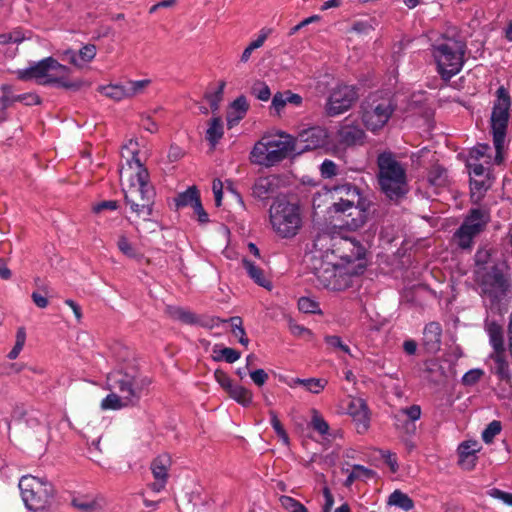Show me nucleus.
<instances>
[{
    "instance_id": "nucleus-59",
    "label": "nucleus",
    "mask_w": 512,
    "mask_h": 512,
    "mask_svg": "<svg viewBox=\"0 0 512 512\" xmlns=\"http://www.w3.org/2000/svg\"><path fill=\"white\" fill-rule=\"evenodd\" d=\"M373 22L372 20L370 21H355L352 25V31L358 33V34H363V35H368L371 31L374 30V25H373Z\"/></svg>"
},
{
    "instance_id": "nucleus-3",
    "label": "nucleus",
    "mask_w": 512,
    "mask_h": 512,
    "mask_svg": "<svg viewBox=\"0 0 512 512\" xmlns=\"http://www.w3.org/2000/svg\"><path fill=\"white\" fill-rule=\"evenodd\" d=\"M69 67L59 63L53 57L33 62L25 69L15 71L16 77L22 81L35 80L40 85H56L58 87L78 90L83 85L81 80L71 81Z\"/></svg>"
},
{
    "instance_id": "nucleus-40",
    "label": "nucleus",
    "mask_w": 512,
    "mask_h": 512,
    "mask_svg": "<svg viewBox=\"0 0 512 512\" xmlns=\"http://www.w3.org/2000/svg\"><path fill=\"white\" fill-rule=\"evenodd\" d=\"M353 189H359L358 187L351 185V184H344L335 187L332 190L333 193V202L332 203H342L346 200H351L353 196L350 195L351 190Z\"/></svg>"
},
{
    "instance_id": "nucleus-23",
    "label": "nucleus",
    "mask_w": 512,
    "mask_h": 512,
    "mask_svg": "<svg viewBox=\"0 0 512 512\" xmlns=\"http://www.w3.org/2000/svg\"><path fill=\"white\" fill-rule=\"evenodd\" d=\"M442 327L438 322L428 323L423 330L422 343L430 353H436L441 348Z\"/></svg>"
},
{
    "instance_id": "nucleus-57",
    "label": "nucleus",
    "mask_w": 512,
    "mask_h": 512,
    "mask_svg": "<svg viewBox=\"0 0 512 512\" xmlns=\"http://www.w3.org/2000/svg\"><path fill=\"white\" fill-rule=\"evenodd\" d=\"M487 494L494 499L501 500L506 505L512 506V493L492 488L487 491Z\"/></svg>"
},
{
    "instance_id": "nucleus-43",
    "label": "nucleus",
    "mask_w": 512,
    "mask_h": 512,
    "mask_svg": "<svg viewBox=\"0 0 512 512\" xmlns=\"http://www.w3.org/2000/svg\"><path fill=\"white\" fill-rule=\"evenodd\" d=\"M279 501L281 506L288 512H308L302 503L290 496H281Z\"/></svg>"
},
{
    "instance_id": "nucleus-7",
    "label": "nucleus",
    "mask_w": 512,
    "mask_h": 512,
    "mask_svg": "<svg viewBox=\"0 0 512 512\" xmlns=\"http://www.w3.org/2000/svg\"><path fill=\"white\" fill-rule=\"evenodd\" d=\"M465 50V43L455 38L444 37L433 45L432 55L442 79L450 80L461 71Z\"/></svg>"
},
{
    "instance_id": "nucleus-46",
    "label": "nucleus",
    "mask_w": 512,
    "mask_h": 512,
    "mask_svg": "<svg viewBox=\"0 0 512 512\" xmlns=\"http://www.w3.org/2000/svg\"><path fill=\"white\" fill-rule=\"evenodd\" d=\"M214 353H218L214 357V360H216V361L225 360L227 363H234L241 356L240 352H238L237 350H235L233 348H229V347H224V348L220 349L219 351H217L215 349Z\"/></svg>"
},
{
    "instance_id": "nucleus-28",
    "label": "nucleus",
    "mask_w": 512,
    "mask_h": 512,
    "mask_svg": "<svg viewBox=\"0 0 512 512\" xmlns=\"http://www.w3.org/2000/svg\"><path fill=\"white\" fill-rule=\"evenodd\" d=\"M428 182L435 188H443L449 185L448 171L441 165L435 164L431 167L427 176Z\"/></svg>"
},
{
    "instance_id": "nucleus-24",
    "label": "nucleus",
    "mask_w": 512,
    "mask_h": 512,
    "mask_svg": "<svg viewBox=\"0 0 512 512\" xmlns=\"http://www.w3.org/2000/svg\"><path fill=\"white\" fill-rule=\"evenodd\" d=\"M279 187V179L275 175L259 177L253 184L252 195L260 200L268 199Z\"/></svg>"
},
{
    "instance_id": "nucleus-30",
    "label": "nucleus",
    "mask_w": 512,
    "mask_h": 512,
    "mask_svg": "<svg viewBox=\"0 0 512 512\" xmlns=\"http://www.w3.org/2000/svg\"><path fill=\"white\" fill-rule=\"evenodd\" d=\"M295 385H302L306 388L307 391L313 394H319L326 387L327 381L321 378H295L292 379V381L289 383V386L294 387Z\"/></svg>"
},
{
    "instance_id": "nucleus-9",
    "label": "nucleus",
    "mask_w": 512,
    "mask_h": 512,
    "mask_svg": "<svg viewBox=\"0 0 512 512\" xmlns=\"http://www.w3.org/2000/svg\"><path fill=\"white\" fill-rule=\"evenodd\" d=\"M396 109L392 98L382 93H372L361 104V119L363 125L370 131L382 129Z\"/></svg>"
},
{
    "instance_id": "nucleus-2",
    "label": "nucleus",
    "mask_w": 512,
    "mask_h": 512,
    "mask_svg": "<svg viewBox=\"0 0 512 512\" xmlns=\"http://www.w3.org/2000/svg\"><path fill=\"white\" fill-rule=\"evenodd\" d=\"M108 394L101 401L103 410H119L136 405L148 388L150 380L137 369L115 370L107 376Z\"/></svg>"
},
{
    "instance_id": "nucleus-22",
    "label": "nucleus",
    "mask_w": 512,
    "mask_h": 512,
    "mask_svg": "<svg viewBox=\"0 0 512 512\" xmlns=\"http://www.w3.org/2000/svg\"><path fill=\"white\" fill-rule=\"evenodd\" d=\"M481 450V445L475 440H468L462 442L457 449L458 464L467 471L474 469L478 460V452Z\"/></svg>"
},
{
    "instance_id": "nucleus-16",
    "label": "nucleus",
    "mask_w": 512,
    "mask_h": 512,
    "mask_svg": "<svg viewBox=\"0 0 512 512\" xmlns=\"http://www.w3.org/2000/svg\"><path fill=\"white\" fill-rule=\"evenodd\" d=\"M489 221L490 211L488 209H471L462 225L454 234L456 244L462 249H470L474 238L485 229Z\"/></svg>"
},
{
    "instance_id": "nucleus-52",
    "label": "nucleus",
    "mask_w": 512,
    "mask_h": 512,
    "mask_svg": "<svg viewBox=\"0 0 512 512\" xmlns=\"http://www.w3.org/2000/svg\"><path fill=\"white\" fill-rule=\"evenodd\" d=\"M311 425L313 429L319 432L321 435L328 433L329 425L317 411H313Z\"/></svg>"
},
{
    "instance_id": "nucleus-44",
    "label": "nucleus",
    "mask_w": 512,
    "mask_h": 512,
    "mask_svg": "<svg viewBox=\"0 0 512 512\" xmlns=\"http://www.w3.org/2000/svg\"><path fill=\"white\" fill-rule=\"evenodd\" d=\"M502 430V425L500 421L493 420L490 422L487 427L482 432V440L486 444H490L493 442L495 436H497Z\"/></svg>"
},
{
    "instance_id": "nucleus-1",
    "label": "nucleus",
    "mask_w": 512,
    "mask_h": 512,
    "mask_svg": "<svg viewBox=\"0 0 512 512\" xmlns=\"http://www.w3.org/2000/svg\"><path fill=\"white\" fill-rule=\"evenodd\" d=\"M132 145L133 142L130 141L129 146L123 148V157H125V151L131 157H127L126 166L120 169V180L125 201L130 206V210L138 218L148 220L152 214L155 192L149 183L148 171L141 163L138 152L130 147Z\"/></svg>"
},
{
    "instance_id": "nucleus-20",
    "label": "nucleus",
    "mask_w": 512,
    "mask_h": 512,
    "mask_svg": "<svg viewBox=\"0 0 512 512\" xmlns=\"http://www.w3.org/2000/svg\"><path fill=\"white\" fill-rule=\"evenodd\" d=\"M294 142L295 151L313 150L327 143V132L321 127H311L301 131L297 138H294Z\"/></svg>"
},
{
    "instance_id": "nucleus-56",
    "label": "nucleus",
    "mask_w": 512,
    "mask_h": 512,
    "mask_svg": "<svg viewBox=\"0 0 512 512\" xmlns=\"http://www.w3.org/2000/svg\"><path fill=\"white\" fill-rule=\"evenodd\" d=\"M72 505L74 508L82 511V512H90L96 508V503L93 500H88L82 497H77L72 500Z\"/></svg>"
},
{
    "instance_id": "nucleus-41",
    "label": "nucleus",
    "mask_w": 512,
    "mask_h": 512,
    "mask_svg": "<svg viewBox=\"0 0 512 512\" xmlns=\"http://www.w3.org/2000/svg\"><path fill=\"white\" fill-rule=\"evenodd\" d=\"M15 344L12 348V350L8 353L7 357L10 359V360H14L16 359L20 352L22 351L24 345H25V342H26V331L23 327H20L18 328L17 332H16V337H15Z\"/></svg>"
},
{
    "instance_id": "nucleus-53",
    "label": "nucleus",
    "mask_w": 512,
    "mask_h": 512,
    "mask_svg": "<svg viewBox=\"0 0 512 512\" xmlns=\"http://www.w3.org/2000/svg\"><path fill=\"white\" fill-rule=\"evenodd\" d=\"M332 190L327 188H322L321 191L317 192L313 196V206L320 208L323 204L328 202L329 200H333Z\"/></svg>"
},
{
    "instance_id": "nucleus-60",
    "label": "nucleus",
    "mask_w": 512,
    "mask_h": 512,
    "mask_svg": "<svg viewBox=\"0 0 512 512\" xmlns=\"http://www.w3.org/2000/svg\"><path fill=\"white\" fill-rule=\"evenodd\" d=\"M395 426L399 431L408 436L415 435L417 429L415 422L407 421L405 419H402V422L395 421Z\"/></svg>"
},
{
    "instance_id": "nucleus-61",
    "label": "nucleus",
    "mask_w": 512,
    "mask_h": 512,
    "mask_svg": "<svg viewBox=\"0 0 512 512\" xmlns=\"http://www.w3.org/2000/svg\"><path fill=\"white\" fill-rule=\"evenodd\" d=\"M15 102H23L25 105H37L40 104V97L34 93H25L13 96Z\"/></svg>"
},
{
    "instance_id": "nucleus-63",
    "label": "nucleus",
    "mask_w": 512,
    "mask_h": 512,
    "mask_svg": "<svg viewBox=\"0 0 512 512\" xmlns=\"http://www.w3.org/2000/svg\"><path fill=\"white\" fill-rule=\"evenodd\" d=\"M483 372L480 369H472L466 372L462 378L464 385H473L480 380Z\"/></svg>"
},
{
    "instance_id": "nucleus-17",
    "label": "nucleus",
    "mask_w": 512,
    "mask_h": 512,
    "mask_svg": "<svg viewBox=\"0 0 512 512\" xmlns=\"http://www.w3.org/2000/svg\"><path fill=\"white\" fill-rule=\"evenodd\" d=\"M358 99L354 86L340 85L332 90L325 105L329 116H337L349 110Z\"/></svg>"
},
{
    "instance_id": "nucleus-32",
    "label": "nucleus",
    "mask_w": 512,
    "mask_h": 512,
    "mask_svg": "<svg viewBox=\"0 0 512 512\" xmlns=\"http://www.w3.org/2000/svg\"><path fill=\"white\" fill-rule=\"evenodd\" d=\"M387 504L390 506L399 507L406 512L414 508L413 500L400 490H395L390 494Z\"/></svg>"
},
{
    "instance_id": "nucleus-45",
    "label": "nucleus",
    "mask_w": 512,
    "mask_h": 512,
    "mask_svg": "<svg viewBox=\"0 0 512 512\" xmlns=\"http://www.w3.org/2000/svg\"><path fill=\"white\" fill-rule=\"evenodd\" d=\"M269 415H270V423L274 429V431L276 432V434L278 435V437L281 439V441L285 444V445H289V437H288V434L286 433L285 429L283 428L280 420L278 419V416L276 414L275 411L273 410H270L269 411Z\"/></svg>"
},
{
    "instance_id": "nucleus-6",
    "label": "nucleus",
    "mask_w": 512,
    "mask_h": 512,
    "mask_svg": "<svg viewBox=\"0 0 512 512\" xmlns=\"http://www.w3.org/2000/svg\"><path fill=\"white\" fill-rule=\"evenodd\" d=\"M378 180L381 191L387 198L398 201L408 192L406 171L404 167L389 153L384 152L377 159Z\"/></svg>"
},
{
    "instance_id": "nucleus-26",
    "label": "nucleus",
    "mask_w": 512,
    "mask_h": 512,
    "mask_svg": "<svg viewBox=\"0 0 512 512\" xmlns=\"http://www.w3.org/2000/svg\"><path fill=\"white\" fill-rule=\"evenodd\" d=\"M339 141L347 146L363 142L365 132L358 125L344 124L338 131Z\"/></svg>"
},
{
    "instance_id": "nucleus-10",
    "label": "nucleus",
    "mask_w": 512,
    "mask_h": 512,
    "mask_svg": "<svg viewBox=\"0 0 512 512\" xmlns=\"http://www.w3.org/2000/svg\"><path fill=\"white\" fill-rule=\"evenodd\" d=\"M18 486L27 509L38 511L51 505L55 491L46 479L25 475L20 479Z\"/></svg>"
},
{
    "instance_id": "nucleus-29",
    "label": "nucleus",
    "mask_w": 512,
    "mask_h": 512,
    "mask_svg": "<svg viewBox=\"0 0 512 512\" xmlns=\"http://www.w3.org/2000/svg\"><path fill=\"white\" fill-rule=\"evenodd\" d=\"M224 135V125L220 117H214L209 121L206 131V139L212 147H215Z\"/></svg>"
},
{
    "instance_id": "nucleus-5",
    "label": "nucleus",
    "mask_w": 512,
    "mask_h": 512,
    "mask_svg": "<svg viewBox=\"0 0 512 512\" xmlns=\"http://www.w3.org/2000/svg\"><path fill=\"white\" fill-rule=\"evenodd\" d=\"M351 200L342 203H332L329 212L348 230H358L367 222L372 213V201L363 196L360 189L350 192Z\"/></svg>"
},
{
    "instance_id": "nucleus-19",
    "label": "nucleus",
    "mask_w": 512,
    "mask_h": 512,
    "mask_svg": "<svg viewBox=\"0 0 512 512\" xmlns=\"http://www.w3.org/2000/svg\"><path fill=\"white\" fill-rule=\"evenodd\" d=\"M170 466L171 458L167 454H161L151 462L150 469L155 481L148 484V488L152 492L159 493L165 489L169 477Z\"/></svg>"
},
{
    "instance_id": "nucleus-36",
    "label": "nucleus",
    "mask_w": 512,
    "mask_h": 512,
    "mask_svg": "<svg viewBox=\"0 0 512 512\" xmlns=\"http://www.w3.org/2000/svg\"><path fill=\"white\" fill-rule=\"evenodd\" d=\"M490 184L484 180H476L471 179L470 181V190H471V200L473 203L478 204L482 201L485 196L486 191L488 190Z\"/></svg>"
},
{
    "instance_id": "nucleus-27",
    "label": "nucleus",
    "mask_w": 512,
    "mask_h": 512,
    "mask_svg": "<svg viewBox=\"0 0 512 512\" xmlns=\"http://www.w3.org/2000/svg\"><path fill=\"white\" fill-rule=\"evenodd\" d=\"M248 107V102L244 96H239L231 103L227 113V125L229 128H232L245 117Z\"/></svg>"
},
{
    "instance_id": "nucleus-48",
    "label": "nucleus",
    "mask_w": 512,
    "mask_h": 512,
    "mask_svg": "<svg viewBox=\"0 0 512 512\" xmlns=\"http://www.w3.org/2000/svg\"><path fill=\"white\" fill-rule=\"evenodd\" d=\"M251 93L261 101H268L271 97L269 86L263 81H256L251 88Z\"/></svg>"
},
{
    "instance_id": "nucleus-58",
    "label": "nucleus",
    "mask_w": 512,
    "mask_h": 512,
    "mask_svg": "<svg viewBox=\"0 0 512 512\" xmlns=\"http://www.w3.org/2000/svg\"><path fill=\"white\" fill-rule=\"evenodd\" d=\"M214 377L217 383L228 392L234 385L228 374L220 369L214 372Z\"/></svg>"
},
{
    "instance_id": "nucleus-4",
    "label": "nucleus",
    "mask_w": 512,
    "mask_h": 512,
    "mask_svg": "<svg viewBox=\"0 0 512 512\" xmlns=\"http://www.w3.org/2000/svg\"><path fill=\"white\" fill-rule=\"evenodd\" d=\"M295 151L294 138L284 132L264 135L250 152L251 163L272 167Z\"/></svg>"
},
{
    "instance_id": "nucleus-25",
    "label": "nucleus",
    "mask_w": 512,
    "mask_h": 512,
    "mask_svg": "<svg viewBox=\"0 0 512 512\" xmlns=\"http://www.w3.org/2000/svg\"><path fill=\"white\" fill-rule=\"evenodd\" d=\"M302 101L303 99L299 94L293 93L290 90L277 92L272 98L271 109H273L277 115H281L287 104L300 106Z\"/></svg>"
},
{
    "instance_id": "nucleus-54",
    "label": "nucleus",
    "mask_w": 512,
    "mask_h": 512,
    "mask_svg": "<svg viewBox=\"0 0 512 512\" xmlns=\"http://www.w3.org/2000/svg\"><path fill=\"white\" fill-rule=\"evenodd\" d=\"M325 342L332 349H339L346 354H351L350 348L342 342L339 336L328 335L325 337Z\"/></svg>"
},
{
    "instance_id": "nucleus-15",
    "label": "nucleus",
    "mask_w": 512,
    "mask_h": 512,
    "mask_svg": "<svg viewBox=\"0 0 512 512\" xmlns=\"http://www.w3.org/2000/svg\"><path fill=\"white\" fill-rule=\"evenodd\" d=\"M509 268L494 265L480 279L481 291L492 301H501L512 291V279Z\"/></svg>"
},
{
    "instance_id": "nucleus-33",
    "label": "nucleus",
    "mask_w": 512,
    "mask_h": 512,
    "mask_svg": "<svg viewBox=\"0 0 512 512\" xmlns=\"http://www.w3.org/2000/svg\"><path fill=\"white\" fill-rule=\"evenodd\" d=\"M98 91L113 101L127 99L125 85L122 84L101 85L98 87Z\"/></svg>"
},
{
    "instance_id": "nucleus-51",
    "label": "nucleus",
    "mask_w": 512,
    "mask_h": 512,
    "mask_svg": "<svg viewBox=\"0 0 512 512\" xmlns=\"http://www.w3.org/2000/svg\"><path fill=\"white\" fill-rule=\"evenodd\" d=\"M298 308L304 313H320L319 303L308 297H301L298 300Z\"/></svg>"
},
{
    "instance_id": "nucleus-13",
    "label": "nucleus",
    "mask_w": 512,
    "mask_h": 512,
    "mask_svg": "<svg viewBox=\"0 0 512 512\" xmlns=\"http://www.w3.org/2000/svg\"><path fill=\"white\" fill-rule=\"evenodd\" d=\"M484 329L489 337V344L492 347L490 359L492 360V372L502 381L509 382L511 379L509 362L506 355L503 328L494 320L486 319Z\"/></svg>"
},
{
    "instance_id": "nucleus-12",
    "label": "nucleus",
    "mask_w": 512,
    "mask_h": 512,
    "mask_svg": "<svg viewBox=\"0 0 512 512\" xmlns=\"http://www.w3.org/2000/svg\"><path fill=\"white\" fill-rule=\"evenodd\" d=\"M317 279V284L331 291H343L352 284V276L349 268L338 261L326 260L317 264L308 265Z\"/></svg>"
},
{
    "instance_id": "nucleus-47",
    "label": "nucleus",
    "mask_w": 512,
    "mask_h": 512,
    "mask_svg": "<svg viewBox=\"0 0 512 512\" xmlns=\"http://www.w3.org/2000/svg\"><path fill=\"white\" fill-rule=\"evenodd\" d=\"M229 321L231 322L232 332H233L234 336L238 337L239 342L242 345L248 346L249 339L246 337L245 330H244V328L242 326L241 318H239V317H232V318H230Z\"/></svg>"
},
{
    "instance_id": "nucleus-8",
    "label": "nucleus",
    "mask_w": 512,
    "mask_h": 512,
    "mask_svg": "<svg viewBox=\"0 0 512 512\" xmlns=\"http://www.w3.org/2000/svg\"><path fill=\"white\" fill-rule=\"evenodd\" d=\"M272 230L282 239L295 237L303 224L300 207L286 199L275 200L269 208Z\"/></svg>"
},
{
    "instance_id": "nucleus-62",
    "label": "nucleus",
    "mask_w": 512,
    "mask_h": 512,
    "mask_svg": "<svg viewBox=\"0 0 512 512\" xmlns=\"http://www.w3.org/2000/svg\"><path fill=\"white\" fill-rule=\"evenodd\" d=\"M381 457L384 459L385 463L389 466L391 472L395 473L398 470V460L395 453H392L388 450L381 451Z\"/></svg>"
},
{
    "instance_id": "nucleus-49",
    "label": "nucleus",
    "mask_w": 512,
    "mask_h": 512,
    "mask_svg": "<svg viewBox=\"0 0 512 512\" xmlns=\"http://www.w3.org/2000/svg\"><path fill=\"white\" fill-rule=\"evenodd\" d=\"M96 54L97 48L94 44L84 45L78 52L81 68L84 67L87 63L91 62L95 58Z\"/></svg>"
},
{
    "instance_id": "nucleus-38",
    "label": "nucleus",
    "mask_w": 512,
    "mask_h": 512,
    "mask_svg": "<svg viewBox=\"0 0 512 512\" xmlns=\"http://www.w3.org/2000/svg\"><path fill=\"white\" fill-rule=\"evenodd\" d=\"M151 84L150 79L131 80L125 84L127 99L140 95Z\"/></svg>"
},
{
    "instance_id": "nucleus-34",
    "label": "nucleus",
    "mask_w": 512,
    "mask_h": 512,
    "mask_svg": "<svg viewBox=\"0 0 512 512\" xmlns=\"http://www.w3.org/2000/svg\"><path fill=\"white\" fill-rule=\"evenodd\" d=\"M227 393L242 406H249L252 403L253 393L241 385L234 384Z\"/></svg>"
},
{
    "instance_id": "nucleus-18",
    "label": "nucleus",
    "mask_w": 512,
    "mask_h": 512,
    "mask_svg": "<svg viewBox=\"0 0 512 512\" xmlns=\"http://www.w3.org/2000/svg\"><path fill=\"white\" fill-rule=\"evenodd\" d=\"M339 236L323 231L318 233L313 240L312 248L306 254L307 265L319 264L320 262L331 260V251L335 249V241Z\"/></svg>"
},
{
    "instance_id": "nucleus-64",
    "label": "nucleus",
    "mask_w": 512,
    "mask_h": 512,
    "mask_svg": "<svg viewBox=\"0 0 512 512\" xmlns=\"http://www.w3.org/2000/svg\"><path fill=\"white\" fill-rule=\"evenodd\" d=\"M140 124L144 130L150 133H156L158 131L157 123L152 119V117L149 114L141 115Z\"/></svg>"
},
{
    "instance_id": "nucleus-14",
    "label": "nucleus",
    "mask_w": 512,
    "mask_h": 512,
    "mask_svg": "<svg viewBox=\"0 0 512 512\" xmlns=\"http://www.w3.org/2000/svg\"><path fill=\"white\" fill-rule=\"evenodd\" d=\"M365 249L354 239L340 237L335 241L331 251L332 260L349 268L351 273L361 274L365 269Z\"/></svg>"
},
{
    "instance_id": "nucleus-55",
    "label": "nucleus",
    "mask_w": 512,
    "mask_h": 512,
    "mask_svg": "<svg viewBox=\"0 0 512 512\" xmlns=\"http://www.w3.org/2000/svg\"><path fill=\"white\" fill-rule=\"evenodd\" d=\"M320 173L324 178H332L338 174V167L332 160L325 159L320 166Z\"/></svg>"
},
{
    "instance_id": "nucleus-35",
    "label": "nucleus",
    "mask_w": 512,
    "mask_h": 512,
    "mask_svg": "<svg viewBox=\"0 0 512 512\" xmlns=\"http://www.w3.org/2000/svg\"><path fill=\"white\" fill-rule=\"evenodd\" d=\"M200 200L198 190L196 187H189L186 191L180 193L175 199L177 208L191 206L194 207L195 204Z\"/></svg>"
},
{
    "instance_id": "nucleus-42",
    "label": "nucleus",
    "mask_w": 512,
    "mask_h": 512,
    "mask_svg": "<svg viewBox=\"0 0 512 512\" xmlns=\"http://www.w3.org/2000/svg\"><path fill=\"white\" fill-rule=\"evenodd\" d=\"M225 85L224 81H220L215 92L206 94V99L213 112L219 109V104L223 99Z\"/></svg>"
},
{
    "instance_id": "nucleus-39",
    "label": "nucleus",
    "mask_w": 512,
    "mask_h": 512,
    "mask_svg": "<svg viewBox=\"0 0 512 512\" xmlns=\"http://www.w3.org/2000/svg\"><path fill=\"white\" fill-rule=\"evenodd\" d=\"M29 38L26 33L20 29H14L13 31L0 34V45H7L10 43H21L25 39Z\"/></svg>"
},
{
    "instance_id": "nucleus-31",
    "label": "nucleus",
    "mask_w": 512,
    "mask_h": 512,
    "mask_svg": "<svg viewBox=\"0 0 512 512\" xmlns=\"http://www.w3.org/2000/svg\"><path fill=\"white\" fill-rule=\"evenodd\" d=\"M244 269L246 270L249 277L258 285L262 287H268L269 281L265 278L263 270L252 261L244 258L242 260Z\"/></svg>"
},
{
    "instance_id": "nucleus-50",
    "label": "nucleus",
    "mask_w": 512,
    "mask_h": 512,
    "mask_svg": "<svg viewBox=\"0 0 512 512\" xmlns=\"http://www.w3.org/2000/svg\"><path fill=\"white\" fill-rule=\"evenodd\" d=\"M118 249L129 258L138 257V252L125 235H120L117 241Z\"/></svg>"
},
{
    "instance_id": "nucleus-21",
    "label": "nucleus",
    "mask_w": 512,
    "mask_h": 512,
    "mask_svg": "<svg viewBox=\"0 0 512 512\" xmlns=\"http://www.w3.org/2000/svg\"><path fill=\"white\" fill-rule=\"evenodd\" d=\"M347 413L352 417L359 433H363L369 428L370 412L365 400L352 397L347 406Z\"/></svg>"
},
{
    "instance_id": "nucleus-11",
    "label": "nucleus",
    "mask_w": 512,
    "mask_h": 512,
    "mask_svg": "<svg viewBox=\"0 0 512 512\" xmlns=\"http://www.w3.org/2000/svg\"><path fill=\"white\" fill-rule=\"evenodd\" d=\"M510 105L511 102L507 90L504 87L498 88L497 100L491 114V129L496 152L494 162L496 164H501L503 161V149L509 120Z\"/></svg>"
},
{
    "instance_id": "nucleus-37",
    "label": "nucleus",
    "mask_w": 512,
    "mask_h": 512,
    "mask_svg": "<svg viewBox=\"0 0 512 512\" xmlns=\"http://www.w3.org/2000/svg\"><path fill=\"white\" fill-rule=\"evenodd\" d=\"M421 417V407L419 405H411L409 407L401 408L394 415L397 422H402V419L407 421L416 422Z\"/></svg>"
}]
</instances>
